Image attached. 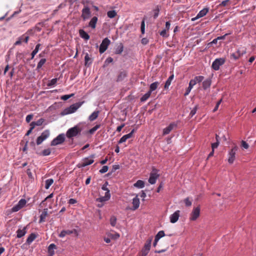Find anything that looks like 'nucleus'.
<instances>
[{
  "mask_svg": "<svg viewBox=\"0 0 256 256\" xmlns=\"http://www.w3.org/2000/svg\"><path fill=\"white\" fill-rule=\"evenodd\" d=\"M208 12V8H204L201 10L194 18H192V21H194L200 18L205 16Z\"/></svg>",
  "mask_w": 256,
  "mask_h": 256,
  "instance_id": "nucleus-14",
  "label": "nucleus"
},
{
  "mask_svg": "<svg viewBox=\"0 0 256 256\" xmlns=\"http://www.w3.org/2000/svg\"><path fill=\"white\" fill-rule=\"evenodd\" d=\"M56 246L54 244H51L48 247V252L50 256L54 254V250L56 249Z\"/></svg>",
  "mask_w": 256,
  "mask_h": 256,
  "instance_id": "nucleus-27",
  "label": "nucleus"
},
{
  "mask_svg": "<svg viewBox=\"0 0 256 256\" xmlns=\"http://www.w3.org/2000/svg\"><path fill=\"white\" fill-rule=\"evenodd\" d=\"M91 15V12L90 8L87 6H84L82 10L81 18L83 20H86L88 19Z\"/></svg>",
  "mask_w": 256,
  "mask_h": 256,
  "instance_id": "nucleus-11",
  "label": "nucleus"
},
{
  "mask_svg": "<svg viewBox=\"0 0 256 256\" xmlns=\"http://www.w3.org/2000/svg\"><path fill=\"white\" fill-rule=\"evenodd\" d=\"M123 51V46L121 44L118 48L116 50V54H120Z\"/></svg>",
  "mask_w": 256,
  "mask_h": 256,
  "instance_id": "nucleus-56",
  "label": "nucleus"
},
{
  "mask_svg": "<svg viewBox=\"0 0 256 256\" xmlns=\"http://www.w3.org/2000/svg\"><path fill=\"white\" fill-rule=\"evenodd\" d=\"M20 209H22L21 207L17 204L8 212V214H11L12 212H18Z\"/></svg>",
  "mask_w": 256,
  "mask_h": 256,
  "instance_id": "nucleus-37",
  "label": "nucleus"
},
{
  "mask_svg": "<svg viewBox=\"0 0 256 256\" xmlns=\"http://www.w3.org/2000/svg\"><path fill=\"white\" fill-rule=\"evenodd\" d=\"M127 76V73L126 71L124 70L120 72L118 76L117 82H122L126 78Z\"/></svg>",
  "mask_w": 256,
  "mask_h": 256,
  "instance_id": "nucleus-23",
  "label": "nucleus"
},
{
  "mask_svg": "<svg viewBox=\"0 0 256 256\" xmlns=\"http://www.w3.org/2000/svg\"><path fill=\"white\" fill-rule=\"evenodd\" d=\"M100 128V124H96L94 127H93L92 128L90 129L88 131V132L90 134H93L98 129Z\"/></svg>",
  "mask_w": 256,
  "mask_h": 256,
  "instance_id": "nucleus-47",
  "label": "nucleus"
},
{
  "mask_svg": "<svg viewBox=\"0 0 256 256\" xmlns=\"http://www.w3.org/2000/svg\"><path fill=\"white\" fill-rule=\"evenodd\" d=\"M106 234L108 236V237L113 240H117L120 236V234H118V232H114V234H113L110 232H107L106 233Z\"/></svg>",
  "mask_w": 256,
  "mask_h": 256,
  "instance_id": "nucleus-28",
  "label": "nucleus"
},
{
  "mask_svg": "<svg viewBox=\"0 0 256 256\" xmlns=\"http://www.w3.org/2000/svg\"><path fill=\"white\" fill-rule=\"evenodd\" d=\"M159 84L160 83L158 82H156L152 83L150 85L149 92H150L152 93V91H154L157 88Z\"/></svg>",
  "mask_w": 256,
  "mask_h": 256,
  "instance_id": "nucleus-34",
  "label": "nucleus"
},
{
  "mask_svg": "<svg viewBox=\"0 0 256 256\" xmlns=\"http://www.w3.org/2000/svg\"><path fill=\"white\" fill-rule=\"evenodd\" d=\"M116 221L117 218L116 216H112L110 217V224L112 226L114 227L116 226Z\"/></svg>",
  "mask_w": 256,
  "mask_h": 256,
  "instance_id": "nucleus-41",
  "label": "nucleus"
},
{
  "mask_svg": "<svg viewBox=\"0 0 256 256\" xmlns=\"http://www.w3.org/2000/svg\"><path fill=\"white\" fill-rule=\"evenodd\" d=\"M238 150V147L236 146H233L228 152V164H232L236 159V153Z\"/></svg>",
  "mask_w": 256,
  "mask_h": 256,
  "instance_id": "nucleus-3",
  "label": "nucleus"
},
{
  "mask_svg": "<svg viewBox=\"0 0 256 256\" xmlns=\"http://www.w3.org/2000/svg\"><path fill=\"white\" fill-rule=\"evenodd\" d=\"M152 240V237L151 236L149 238L148 240H146V244H144V246L142 249L150 251L151 247V244Z\"/></svg>",
  "mask_w": 256,
  "mask_h": 256,
  "instance_id": "nucleus-22",
  "label": "nucleus"
},
{
  "mask_svg": "<svg viewBox=\"0 0 256 256\" xmlns=\"http://www.w3.org/2000/svg\"><path fill=\"white\" fill-rule=\"evenodd\" d=\"M165 236L164 232L163 230H160L158 232L156 235L155 236V238L158 239V240L162 238V237Z\"/></svg>",
  "mask_w": 256,
  "mask_h": 256,
  "instance_id": "nucleus-45",
  "label": "nucleus"
},
{
  "mask_svg": "<svg viewBox=\"0 0 256 256\" xmlns=\"http://www.w3.org/2000/svg\"><path fill=\"white\" fill-rule=\"evenodd\" d=\"M74 96V94H70L64 95V96H61L60 98L62 100H68V98H70Z\"/></svg>",
  "mask_w": 256,
  "mask_h": 256,
  "instance_id": "nucleus-51",
  "label": "nucleus"
},
{
  "mask_svg": "<svg viewBox=\"0 0 256 256\" xmlns=\"http://www.w3.org/2000/svg\"><path fill=\"white\" fill-rule=\"evenodd\" d=\"M230 0H223L220 4V6H225L230 2Z\"/></svg>",
  "mask_w": 256,
  "mask_h": 256,
  "instance_id": "nucleus-58",
  "label": "nucleus"
},
{
  "mask_svg": "<svg viewBox=\"0 0 256 256\" xmlns=\"http://www.w3.org/2000/svg\"><path fill=\"white\" fill-rule=\"evenodd\" d=\"M92 59L88 53L86 54L84 56L85 66H89L92 63Z\"/></svg>",
  "mask_w": 256,
  "mask_h": 256,
  "instance_id": "nucleus-30",
  "label": "nucleus"
},
{
  "mask_svg": "<svg viewBox=\"0 0 256 256\" xmlns=\"http://www.w3.org/2000/svg\"><path fill=\"white\" fill-rule=\"evenodd\" d=\"M148 252L149 251L142 249L140 256H146Z\"/></svg>",
  "mask_w": 256,
  "mask_h": 256,
  "instance_id": "nucleus-63",
  "label": "nucleus"
},
{
  "mask_svg": "<svg viewBox=\"0 0 256 256\" xmlns=\"http://www.w3.org/2000/svg\"><path fill=\"white\" fill-rule=\"evenodd\" d=\"M72 234H74L75 236H77L78 235V231L74 228L72 230H62L58 234V236L62 238L67 235H70Z\"/></svg>",
  "mask_w": 256,
  "mask_h": 256,
  "instance_id": "nucleus-10",
  "label": "nucleus"
},
{
  "mask_svg": "<svg viewBox=\"0 0 256 256\" xmlns=\"http://www.w3.org/2000/svg\"><path fill=\"white\" fill-rule=\"evenodd\" d=\"M20 40H21L22 42H24L25 43H28V40H29V36L28 35L23 34L19 38Z\"/></svg>",
  "mask_w": 256,
  "mask_h": 256,
  "instance_id": "nucleus-43",
  "label": "nucleus"
},
{
  "mask_svg": "<svg viewBox=\"0 0 256 256\" xmlns=\"http://www.w3.org/2000/svg\"><path fill=\"white\" fill-rule=\"evenodd\" d=\"M82 128L80 124H78L74 126L69 128L66 133V136L68 138H71L80 134Z\"/></svg>",
  "mask_w": 256,
  "mask_h": 256,
  "instance_id": "nucleus-1",
  "label": "nucleus"
},
{
  "mask_svg": "<svg viewBox=\"0 0 256 256\" xmlns=\"http://www.w3.org/2000/svg\"><path fill=\"white\" fill-rule=\"evenodd\" d=\"M242 146L244 149H248L249 145L244 140L242 141Z\"/></svg>",
  "mask_w": 256,
  "mask_h": 256,
  "instance_id": "nucleus-64",
  "label": "nucleus"
},
{
  "mask_svg": "<svg viewBox=\"0 0 256 256\" xmlns=\"http://www.w3.org/2000/svg\"><path fill=\"white\" fill-rule=\"evenodd\" d=\"M110 42L108 38H104L100 46L99 52L100 54H103L108 48Z\"/></svg>",
  "mask_w": 256,
  "mask_h": 256,
  "instance_id": "nucleus-9",
  "label": "nucleus"
},
{
  "mask_svg": "<svg viewBox=\"0 0 256 256\" xmlns=\"http://www.w3.org/2000/svg\"><path fill=\"white\" fill-rule=\"evenodd\" d=\"M40 46V44H37L36 45L35 49L32 52V54H31L32 58H31V59H33L34 56L38 53V52L39 50Z\"/></svg>",
  "mask_w": 256,
  "mask_h": 256,
  "instance_id": "nucleus-39",
  "label": "nucleus"
},
{
  "mask_svg": "<svg viewBox=\"0 0 256 256\" xmlns=\"http://www.w3.org/2000/svg\"><path fill=\"white\" fill-rule=\"evenodd\" d=\"M198 110V106H196L190 112V116L192 117L196 112Z\"/></svg>",
  "mask_w": 256,
  "mask_h": 256,
  "instance_id": "nucleus-53",
  "label": "nucleus"
},
{
  "mask_svg": "<svg viewBox=\"0 0 256 256\" xmlns=\"http://www.w3.org/2000/svg\"><path fill=\"white\" fill-rule=\"evenodd\" d=\"M174 78V75L172 74L171 75L168 79L166 80L164 88L165 89H168L169 87V86L170 85L172 80Z\"/></svg>",
  "mask_w": 256,
  "mask_h": 256,
  "instance_id": "nucleus-32",
  "label": "nucleus"
},
{
  "mask_svg": "<svg viewBox=\"0 0 256 256\" xmlns=\"http://www.w3.org/2000/svg\"><path fill=\"white\" fill-rule=\"evenodd\" d=\"M44 122V120L43 118H40L36 122H35L36 125L37 126H41L43 122Z\"/></svg>",
  "mask_w": 256,
  "mask_h": 256,
  "instance_id": "nucleus-62",
  "label": "nucleus"
},
{
  "mask_svg": "<svg viewBox=\"0 0 256 256\" xmlns=\"http://www.w3.org/2000/svg\"><path fill=\"white\" fill-rule=\"evenodd\" d=\"M116 12L114 10H110L107 12L108 16L110 18H114L116 16Z\"/></svg>",
  "mask_w": 256,
  "mask_h": 256,
  "instance_id": "nucleus-42",
  "label": "nucleus"
},
{
  "mask_svg": "<svg viewBox=\"0 0 256 256\" xmlns=\"http://www.w3.org/2000/svg\"><path fill=\"white\" fill-rule=\"evenodd\" d=\"M82 102H79L71 105L70 106L65 108L61 113L62 115H66L74 112L79 108L81 106Z\"/></svg>",
  "mask_w": 256,
  "mask_h": 256,
  "instance_id": "nucleus-2",
  "label": "nucleus"
},
{
  "mask_svg": "<svg viewBox=\"0 0 256 256\" xmlns=\"http://www.w3.org/2000/svg\"><path fill=\"white\" fill-rule=\"evenodd\" d=\"M94 160L92 159H89L88 158H84L82 162L80 164V166L79 167H84L88 165H90L94 162Z\"/></svg>",
  "mask_w": 256,
  "mask_h": 256,
  "instance_id": "nucleus-21",
  "label": "nucleus"
},
{
  "mask_svg": "<svg viewBox=\"0 0 256 256\" xmlns=\"http://www.w3.org/2000/svg\"><path fill=\"white\" fill-rule=\"evenodd\" d=\"M222 102V98H221L220 100L217 102V103H216V106H215V107H214V110H213V112H216V111L218 110V107H219V106H220V104H221Z\"/></svg>",
  "mask_w": 256,
  "mask_h": 256,
  "instance_id": "nucleus-61",
  "label": "nucleus"
},
{
  "mask_svg": "<svg viewBox=\"0 0 256 256\" xmlns=\"http://www.w3.org/2000/svg\"><path fill=\"white\" fill-rule=\"evenodd\" d=\"M184 202L185 203L186 206H190L192 204V200H190L189 198H186L184 200Z\"/></svg>",
  "mask_w": 256,
  "mask_h": 256,
  "instance_id": "nucleus-52",
  "label": "nucleus"
},
{
  "mask_svg": "<svg viewBox=\"0 0 256 256\" xmlns=\"http://www.w3.org/2000/svg\"><path fill=\"white\" fill-rule=\"evenodd\" d=\"M200 206H198L194 208L190 214V220L191 221H194L198 219L200 216Z\"/></svg>",
  "mask_w": 256,
  "mask_h": 256,
  "instance_id": "nucleus-8",
  "label": "nucleus"
},
{
  "mask_svg": "<svg viewBox=\"0 0 256 256\" xmlns=\"http://www.w3.org/2000/svg\"><path fill=\"white\" fill-rule=\"evenodd\" d=\"M48 216V209L45 208L42 214L40 216V222H42L45 221V219Z\"/></svg>",
  "mask_w": 256,
  "mask_h": 256,
  "instance_id": "nucleus-29",
  "label": "nucleus"
},
{
  "mask_svg": "<svg viewBox=\"0 0 256 256\" xmlns=\"http://www.w3.org/2000/svg\"><path fill=\"white\" fill-rule=\"evenodd\" d=\"M134 132V130H132V132L126 135H124L122 136L120 140L118 141V144H122L125 142L128 138H130L132 137V134Z\"/></svg>",
  "mask_w": 256,
  "mask_h": 256,
  "instance_id": "nucleus-19",
  "label": "nucleus"
},
{
  "mask_svg": "<svg viewBox=\"0 0 256 256\" xmlns=\"http://www.w3.org/2000/svg\"><path fill=\"white\" fill-rule=\"evenodd\" d=\"M108 168L106 166H103L102 169L100 170V172L104 174L108 170Z\"/></svg>",
  "mask_w": 256,
  "mask_h": 256,
  "instance_id": "nucleus-55",
  "label": "nucleus"
},
{
  "mask_svg": "<svg viewBox=\"0 0 256 256\" xmlns=\"http://www.w3.org/2000/svg\"><path fill=\"white\" fill-rule=\"evenodd\" d=\"M50 135V130H44L41 134L40 136H39L36 140V143L37 145L40 144L43 141L46 140L47 138L49 137Z\"/></svg>",
  "mask_w": 256,
  "mask_h": 256,
  "instance_id": "nucleus-6",
  "label": "nucleus"
},
{
  "mask_svg": "<svg viewBox=\"0 0 256 256\" xmlns=\"http://www.w3.org/2000/svg\"><path fill=\"white\" fill-rule=\"evenodd\" d=\"M219 144L220 142L218 140L216 142L212 143V150H214L215 148H217L219 145Z\"/></svg>",
  "mask_w": 256,
  "mask_h": 256,
  "instance_id": "nucleus-59",
  "label": "nucleus"
},
{
  "mask_svg": "<svg viewBox=\"0 0 256 256\" xmlns=\"http://www.w3.org/2000/svg\"><path fill=\"white\" fill-rule=\"evenodd\" d=\"M246 53V48L244 47H241L238 48L236 51L231 54L230 56L234 60L238 59L244 54Z\"/></svg>",
  "mask_w": 256,
  "mask_h": 256,
  "instance_id": "nucleus-4",
  "label": "nucleus"
},
{
  "mask_svg": "<svg viewBox=\"0 0 256 256\" xmlns=\"http://www.w3.org/2000/svg\"><path fill=\"white\" fill-rule=\"evenodd\" d=\"M226 60L224 58H218L216 59L212 64V68L215 70H219L220 66L224 64Z\"/></svg>",
  "mask_w": 256,
  "mask_h": 256,
  "instance_id": "nucleus-7",
  "label": "nucleus"
},
{
  "mask_svg": "<svg viewBox=\"0 0 256 256\" xmlns=\"http://www.w3.org/2000/svg\"><path fill=\"white\" fill-rule=\"evenodd\" d=\"M134 186L139 188H142L144 186V182L143 180H138L134 184Z\"/></svg>",
  "mask_w": 256,
  "mask_h": 256,
  "instance_id": "nucleus-33",
  "label": "nucleus"
},
{
  "mask_svg": "<svg viewBox=\"0 0 256 256\" xmlns=\"http://www.w3.org/2000/svg\"><path fill=\"white\" fill-rule=\"evenodd\" d=\"M176 126L177 124L175 122L170 123L168 126L163 130V134L166 135L168 134L174 128H176Z\"/></svg>",
  "mask_w": 256,
  "mask_h": 256,
  "instance_id": "nucleus-16",
  "label": "nucleus"
},
{
  "mask_svg": "<svg viewBox=\"0 0 256 256\" xmlns=\"http://www.w3.org/2000/svg\"><path fill=\"white\" fill-rule=\"evenodd\" d=\"M51 153V150L50 148H47L43 150L42 152V154L43 156H49Z\"/></svg>",
  "mask_w": 256,
  "mask_h": 256,
  "instance_id": "nucleus-46",
  "label": "nucleus"
},
{
  "mask_svg": "<svg viewBox=\"0 0 256 256\" xmlns=\"http://www.w3.org/2000/svg\"><path fill=\"white\" fill-rule=\"evenodd\" d=\"M65 140V135L64 134H61L58 135L51 142L52 146H55L62 144Z\"/></svg>",
  "mask_w": 256,
  "mask_h": 256,
  "instance_id": "nucleus-5",
  "label": "nucleus"
},
{
  "mask_svg": "<svg viewBox=\"0 0 256 256\" xmlns=\"http://www.w3.org/2000/svg\"><path fill=\"white\" fill-rule=\"evenodd\" d=\"M79 34L82 38L85 40L90 39V36L83 30L81 29L79 30Z\"/></svg>",
  "mask_w": 256,
  "mask_h": 256,
  "instance_id": "nucleus-26",
  "label": "nucleus"
},
{
  "mask_svg": "<svg viewBox=\"0 0 256 256\" xmlns=\"http://www.w3.org/2000/svg\"><path fill=\"white\" fill-rule=\"evenodd\" d=\"M37 236L34 233H32L27 238L26 242L30 244L36 238Z\"/></svg>",
  "mask_w": 256,
  "mask_h": 256,
  "instance_id": "nucleus-25",
  "label": "nucleus"
},
{
  "mask_svg": "<svg viewBox=\"0 0 256 256\" xmlns=\"http://www.w3.org/2000/svg\"><path fill=\"white\" fill-rule=\"evenodd\" d=\"M98 18L96 16H93L88 23V26L92 29H94L96 27V24L98 22Z\"/></svg>",
  "mask_w": 256,
  "mask_h": 256,
  "instance_id": "nucleus-20",
  "label": "nucleus"
},
{
  "mask_svg": "<svg viewBox=\"0 0 256 256\" xmlns=\"http://www.w3.org/2000/svg\"><path fill=\"white\" fill-rule=\"evenodd\" d=\"M180 211L178 210L170 216V222L172 223L176 222L180 217Z\"/></svg>",
  "mask_w": 256,
  "mask_h": 256,
  "instance_id": "nucleus-17",
  "label": "nucleus"
},
{
  "mask_svg": "<svg viewBox=\"0 0 256 256\" xmlns=\"http://www.w3.org/2000/svg\"><path fill=\"white\" fill-rule=\"evenodd\" d=\"M132 208H131L130 210H135L138 208V207L140 206V200L138 198V195H136V196L132 199Z\"/></svg>",
  "mask_w": 256,
  "mask_h": 256,
  "instance_id": "nucleus-18",
  "label": "nucleus"
},
{
  "mask_svg": "<svg viewBox=\"0 0 256 256\" xmlns=\"http://www.w3.org/2000/svg\"><path fill=\"white\" fill-rule=\"evenodd\" d=\"M166 31L167 30L164 29L160 32V35L164 38H167L168 36V34H167Z\"/></svg>",
  "mask_w": 256,
  "mask_h": 256,
  "instance_id": "nucleus-54",
  "label": "nucleus"
},
{
  "mask_svg": "<svg viewBox=\"0 0 256 256\" xmlns=\"http://www.w3.org/2000/svg\"><path fill=\"white\" fill-rule=\"evenodd\" d=\"M26 227H24V228L22 230L18 229L16 231L17 238H20L22 237L23 236H24L26 234Z\"/></svg>",
  "mask_w": 256,
  "mask_h": 256,
  "instance_id": "nucleus-24",
  "label": "nucleus"
},
{
  "mask_svg": "<svg viewBox=\"0 0 256 256\" xmlns=\"http://www.w3.org/2000/svg\"><path fill=\"white\" fill-rule=\"evenodd\" d=\"M160 10V6H156L155 8L153 10L154 12V19L156 18L159 14V12Z\"/></svg>",
  "mask_w": 256,
  "mask_h": 256,
  "instance_id": "nucleus-35",
  "label": "nucleus"
},
{
  "mask_svg": "<svg viewBox=\"0 0 256 256\" xmlns=\"http://www.w3.org/2000/svg\"><path fill=\"white\" fill-rule=\"evenodd\" d=\"M110 191H108V192H106L104 194V196H100L96 199V202H104L108 200L110 198Z\"/></svg>",
  "mask_w": 256,
  "mask_h": 256,
  "instance_id": "nucleus-13",
  "label": "nucleus"
},
{
  "mask_svg": "<svg viewBox=\"0 0 256 256\" xmlns=\"http://www.w3.org/2000/svg\"><path fill=\"white\" fill-rule=\"evenodd\" d=\"M192 88H193V86H190V84H189L188 87L187 88V89L186 90V92L184 93L185 96H188L190 94V92Z\"/></svg>",
  "mask_w": 256,
  "mask_h": 256,
  "instance_id": "nucleus-60",
  "label": "nucleus"
},
{
  "mask_svg": "<svg viewBox=\"0 0 256 256\" xmlns=\"http://www.w3.org/2000/svg\"><path fill=\"white\" fill-rule=\"evenodd\" d=\"M151 94L152 93L150 92H148L140 98V101L142 102L146 101L150 97Z\"/></svg>",
  "mask_w": 256,
  "mask_h": 256,
  "instance_id": "nucleus-40",
  "label": "nucleus"
},
{
  "mask_svg": "<svg viewBox=\"0 0 256 256\" xmlns=\"http://www.w3.org/2000/svg\"><path fill=\"white\" fill-rule=\"evenodd\" d=\"M108 185V182H105V183L102 185V189L103 190L106 191V192H108V191H110V190L108 188L107 186Z\"/></svg>",
  "mask_w": 256,
  "mask_h": 256,
  "instance_id": "nucleus-57",
  "label": "nucleus"
},
{
  "mask_svg": "<svg viewBox=\"0 0 256 256\" xmlns=\"http://www.w3.org/2000/svg\"><path fill=\"white\" fill-rule=\"evenodd\" d=\"M54 183V180L52 178H49L46 180L44 188L46 189H48L52 184Z\"/></svg>",
  "mask_w": 256,
  "mask_h": 256,
  "instance_id": "nucleus-38",
  "label": "nucleus"
},
{
  "mask_svg": "<svg viewBox=\"0 0 256 256\" xmlns=\"http://www.w3.org/2000/svg\"><path fill=\"white\" fill-rule=\"evenodd\" d=\"M211 85V80L206 79L202 82V88L204 90H206L210 88Z\"/></svg>",
  "mask_w": 256,
  "mask_h": 256,
  "instance_id": "nucleus-31",
  "label": "nucleus"
},
{
  "mask_svg": "<svg viewBox=\"0 0 256 256\" xmlns=\"http://www.w3.org/2000/svg\"><path fill=\"white\" fill-rule=\"evenodd\" d=\"M99 112L95 111L93 112L89 116V120L90 121H94L95 120L98 116Z\"/></svg>",
  "mask_w": 256,
  "mask_h": 256,
  "instance_id": "nucleus-36",
  "label": "nucleus"
},
{
  "mask_svg": "<svg viewBox=\"0 0 256 256\" xmlns=\"http://www.w3.org/2000/svg\"><path fill=\"white\" fill-rule=\"evenodd\" d=\"M58 81V79L56 78H53L50 80V82L48 84V86H52L55 85Z\"/></svg>",
  "mask_w": 256,
  "mask_h": 256,
  "instance_id": "nucleus-49",
  "label": "nucleus"
},
{
  "mask_svg": "<svg viewBox=\"0 0 256 256\" xmlns=\"http://www.w3.org/2000/svg\"><path fill=\"white\" fill-rule=\"evenodd\" d=\"M140 30L142 34H144L145 33V22H144V19L140 25Z\"/></svg>",
  "mask_w": 256,
  "mask_h": 256,
  "instance_id": "nucleus-48",
  "label": "nucleus"
},
{
  "mask_svg": "<svg viewBox=\"0 0 256 256\" xmlns=\"http://www.w3.org/2000/svg\"><path fill=\"white\" fill-rule=\"evenodd\" d=\"M26 201L24 199H21L20 200V201L18 202V204L22 208H24L25 205L26 204Z\"/></svg>",
  "mask_w": 256,
  "mask_h": 256,
  "instance_id": "nucleus-50",
  "label": "nucleus"
},
{
  "mask_svg": "<svg viewBox=\"0 0 256 256\" xmlns=\"http://www.w3.org/2000/svg\"><path fill=\"white\" fill-rule=\"evenodd\" d=\"M46 58L41 59L38 64L36 69L38 70L42 66L46 63Z\"/></svg>",
  "mask_w": 256,
  "mask_h": 256,
  "instance_id": "nucleus-44",
  "label": "nucleus"
},
{
  "mask_svg": "<svg viewBox=\"0 0 256 256\" xmlns=\"http://www.w3.org/2000/svg\"><path fill=\"white\" fill-rule=\"evenodd\" d=\"M156 170H153L152 172L150 174L148 182L152 184H154L157 178L159 177V175L157 174Z\"/></svg>",
  "mask_w": 256,
  "mask_h": 256,
  "instance_id": "nucleus-12",
  "label": "nucleus"
},
{
  "mask_svg": "<svg viewBox=\"0 0 256 256\" xmlns=\"http://www.w3.org/2000/svg\"><path fill=\"white\" fill-rule=\"evenodd\" d=\"M204 77L203 76H196L194 78V79H192L190 81L189 84H190V86H194L197 83H200L202 82L204 80Z\"/></svg>",
  "mask_w": 256,
  "mask_h": 256,
  "instance_id": "nucleus-15",
  "label": "nucleus"
}]
</instances>
